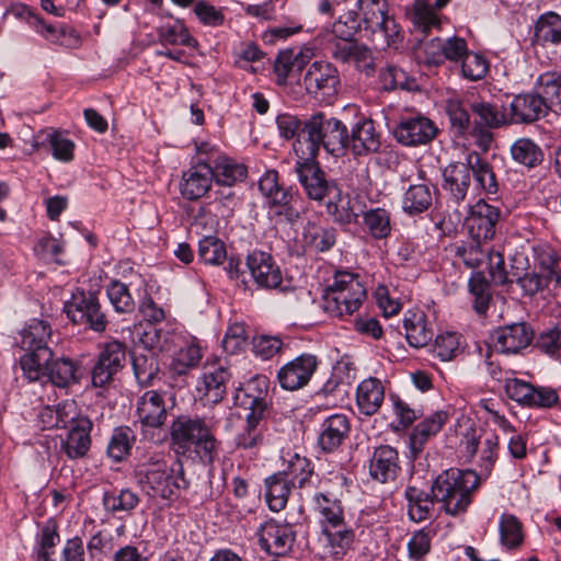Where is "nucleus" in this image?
Returning <instances> with one entry per match:
<instances>
[{"label":"nucleus","mask_w":561,"mask_h":561,"mask_svg":"<svg viewBox=\"0 0 561 561\" xmlns=\"http://www.w3.org/2000/svg\"><path fill=\"white\" fill-rule=\"evenodd\" d=\"M350 135L343 122L324 113L307 118V130L299 145L301 159H316L320 148L334 157H342L348 149Z\"/></svg>","instance_id":"nucleus-1"},{"label":"nucleus","mask_w":561,"mask_h":561,"mask_svg":"<svg viewBox=\"0 0 561 561\" xmlns=\"http://www.w3.org/2000/svg\"><path fill=\"white\" fill-rule=\"evenodd\" d=\"M233 399L236 405L248 411L245 423L234 437L236 445L242 449L262 446L267 432V402L265 391L260 388V380H252L238 389Z\"/></svg>","instance_id":"nucleus-2"},{"label":"nucleus","mask_w":561,"mask_h":561,"mask_svg":"<svg viewBox=\"0 0 561 561\" xmlns=\"http://www.w3.org/2000/svg\"><path fill=\"white\" fill-rule=\"evenodd\" d=\"M479 483V476L474 471L450 468L434 480L432 493L443 504L445 512L455 516L467 511L471 494Z\"/></svg>","instance_id":"nucleus-3"},{"label":"nucleus","mask_w":561,"mask_h":561,"mask_svg":"<svg viewBox=\"0 0 561 561\" xmlns=\"http://www.w3.org/2000/svg\"><path fill=\"white\" fill-rule=\"evenodd\" d=\"M171 439L176 451L193 450L207 463L214 461L219 445L205 421L190 415H180L172 422Z\"/></svg>","instance_id":"nucleus-4"},{"label":"nucleus","mask_w":561,"mask_h":561,"mask_svg":"<svg viewBox=\"0 0 561 561\" xmlns=\"http://www.w3.org/2000/svg\"><path fill=\"white\" fill-rule=\"evenodd\" d=\"M51 341V328L44 321L33 319L20 332V345L26 352L20 359L24 376L30 381L38 380L39 366L53 358V350L49 346Z\"/></svg>","instance_id":"nucleus-5"},{"label":"nucleus","mask_w":561,"mask_h":561,"mask_svg":"<svg viewBox=\"0 0 561 561\" xmlns=\"http://www.w3.org/2000/svg\"><path fill=\"white\" fill-rule=\"evenodd\" d=\"M136 477L141 488L152 496L165 500L178 495L181 488L186 486L182 469L175 470L163 459H150L136 469Z\"/></svg>","instance_id":"nucleus-6"},{"label":"nucleus","mask_w":561,"mask_h":561,"mask_svg":"<svg viewBox=\"0 0 561 561\" xmlns=\"http://www.w3.org/2000/svg\"><path fill=\"white\" fill-rule=\"evenodd\" d=\"M366 298V289L358 275L337 272L324 294L325 310L335 317L351 316Z\"/></svg>","instance_id":"nucleus-7"},{"label":"nucleus","mask_w":561,"mask_h":561,"mask_svg":"<svg viewBox=\"0 0 561 561\" xmlns=\"http://www.w3.org/2000/svg\"><path fill=\"white\" fill-rule=\"evenodd\" d=\"M289 473L277 472L265 480V500L271 511L279 512L285 508L294 483L289 479L291 474L300 488L312 473L310 463L306 458L296 456V461L290 462Z\"/></svg>","instance_id":"nucleus-8"},{"label":"nucleus","mask_w":561,"mask_h":561,"mask_svg":"<svg viewBox=\"0 0 561 561\" xmlns=\"http://www.w3.org/2000/svg\"><path fill=\"white\" fill-rule=\"evenodd\" d=\"M298 180L310 199L321 202L331 195H340V187L328 180L316 159H299L295 165Z\"/></svg>","instance_id":"nucleus-9"},{"label":"nucleus","mask_w":561,"mask_h":561,"mask_svg":"<svg viewBox=\"0 0 561 561\" xmlns=\"http://www.w3.org/2000/svg\"><path fill=\"white\" fill-rule=\"evenodd\" d=\"M67 317L76 324H84L94 332H104L107 318L94 294L80 293L65 305Z\"/></svg>","instance_id":"nucleus-10"},{"label":"nucleus","mask_w":561,"mask_h":561,"mask_svg":"<svg viewBox=\"0 0 561 561\" xmlns=\"http://www.w3.org/2000/svg\"><path fill=\"white\" fill-rule=\"evenodd\" d=\"M469 51L463 37H433L420 42L417 57L428 66H440L446 60L458 62Z\"/></svg>","instance_id":"nucleus-11"},{"label":"nucleus","mask_w":561,"mask_h":561,"mask_svg":"<svg viewBox=\"0 0 561 561\" xmlns=\"http://www.w3.org/2000/svg\"><path fill=\"white\" fill-rule=\"evenodd\" d=\"M319 366L316 355L304 353L287 362L277 371L279 386L288 391H296L306 387Z\"/></svg>","instance_id":"nucleus-12"},{"label":"nucleus","mask_w":561,"mask_h":561,"mask_svg":"<svg viewBox=\"0 0 561 561\" xmlns=\"http://www.w3.org/2000/svg\"><path fill=\"white\" fill-rule=\"evenodd\" d=\"M437 134L436 124L423 115L403 117L393 129L396 140L407 147L427 145Z\"/></svg>","instance_id":"nucleus-13"},{"label":"nucleus","mask_w":561,"mask_h":561,"mask_svg":"<svg viewBox=\"0 0 561 561\" xmlns=\"http://www.w3.org/2000/svg\"><path fill=\"white\" fill-rule=\"evenodd\" d=\"M245 266L259 288L276 289L280 287L283 273L270 253L253 250L247 255Z\"/></svg>","instance_id":"nucleus-14"},{"label":"nucleus","mask_w":561,"mask_h":561,"mask_svg":"<svg viewBox=\"0 0 561 561\" xmlns=\"http://www.w3.org/2000/svg\"><path fill=\"white\" fill-rule=\"evenodd\" d=\"M296 534L289 524L274 519L265 522L259 531V543L263 550L274 556H286L291 551Z\"/></svg>","instance_id":"nucleus-15"},{"label":"nucleus","mask_w":561,"mask_h":561,"mask_svg":"<svg viewBox=\"0 0 561 561\" xmlns=\"http://www.w3.org/2000/svg\"><path fill=\"white\" fill-rule=\"evenodd\" d=\"M334 44L332 56L342 62L354 64L367 76L375 71L376 57L369 46L356 41L354 37H340Z\"/></svg>","instance_id":"nucleus-16"},{"label":"nucleus","mask_w":561,"mask_h":561,"mask_svg":"<svg viewBox=\"0 0 561 561\" xmlns=\"http://www.w3.org/2000/svg\"><path fill=\"white\" fill-rule=\"evenodd\" d=\"M340 83L337 69L330 62L314 61L304 77V84L308 93L316 96H332Z\"/></svg>","instance_id":"nucleus-17"},{"label":"nucleus","mask_w":561,"mask_h":561,"mask_svg":"<svg viewBox=\"0 0 561 561\" xmlns=\"http://www.w3.org/2000/svg\"><path fill=\"white\" fill-rule=\"evenodd\" d=\"M500 219V209L484 201H479L470 207L466 226L478 242L486 241L494 237L495 226Z\"/></svg>","instance_id":"nucleus-18"},{"label":"nucleus","mask_w":561,"mask_h":561,"mask_svg":"<svg viewBox=\"0 0 561 561\" xmlns=\"http://www.w3.org/2000/svg\"><path fill=\"white\" fill-rule=\"evenodd\" d=\"M510 123L530 124L547 114L546 103L540 93L536 92L520 93L514 96L510 105Z\"/></svg>","instance_id":"nucleus-19"},{"label":"nucleus","mask_w":561,"mask_h":561,"mask_svg":"<svg viewBox=\"0 0 561 561\" xmlns=\"http://www.w3.org/2000/svg\"><path fill=\"white\" fill-rule=\"evenodd\" d=\"M401 471L399 453L389 445L375 448L369 461V476L380 483H389L397 479Z\"/></svg>","instance_id":"nucleus-20"},{"label":"nucleus","mask_w":561,"mask_h":561,"mask_svg":"<svg viewBox=\"0 0 561 561\" xmlns=\"http://www.w3.org/2000/svg\"><path fill=\"white\" fill-rule=\"evenodd\" d=\"M444 192L448 199L457 205L466 201L471 187L470 170L467 162H453L443 170Z\"/></svg>","instance_id":"nucleus-21"},{"label":"nucleus","mask_w":561,"mask_h":561,"mask_svg":"<svg viewBox=\"0 0 561 561\" xmlns=\"http://www.w3.org/2000/svg\"><path fill=\"white\" fill-rule=\"evenodd\" d=\"M533 337L534 332L526 323H514L494 332V347L504 354H516L527 347Z\"/></svg>","instance_id":"nucleus-22"},{"label":"nucleus","mask_w":561,"mask_h":561,"mask_svg":"<svg viewBox=\"0 0 561 561\" xmlns=\"http://www.w3.org/2000/svg\"><path fill=\"white\" fill-rule=\"evenodd\" d=\"M266 202L275 216L283 217L289 224L296 222L304 211L301 197L293 187L280 186Z\"/></svg>","instance_id":"nucleus-23"},{"label":"nucleus","mask_w":561,"mask_h":561,"mask_svg":"<svg viewBox=\"0 0 561 561\" xmlns=\"http://www.w3.org/2000/svg\"><path fill=\"white\" fill-rule=\"evenodd\" d=\"M213 180V168L207 163H198L183 173L181 194L190 201L198 199L209 191Z\"/></svg>","instance_id":"nucleus-24"},{"label":"nucleus","mask_w":561,"mask_h":561,"mask_svg":"<svg viewBox=\"0 0 561 561\" xmlns=\"http://www.w3.org/2000/svg\"><path fill=\"white\" fill-rule=\"evenodd\" d=\"M137 415L142 425H163L168 416L163 394L156 390L146 391L137 402Z\"/></svg>","instance_id":"nucleus-25"},{"label":"nucleus","mask_w":561,"mask_h":561,"mask_svg":"<svg viewBox=\"0 0 561 561\" xmlns=\"http://www.w3.org/2000/svg\"><path fill=\"white\" fill-rule=\"evenodd\" d=\"M351 431L350 421L344 414H333L321 424L318 444L322 450L331 453L337 449Z\"/></svg>","instance_id":"nucleus-26"},{"label":"nucleus","mask_w":561,"mask_h":561,"mask_svg":"<svg viewBox=\"0 0 561 561\" xmlns=\"http://www.w3.org/2000/svg\"><path fill=\"white\" fill-rule=\"evenodd\" d=\"M385 400V387L380 379L368 377L356 389V405L364 415L376 414Z\"/></svg>","instance_id":"nucleus-27"},{"label":"nucleus","mask_w":561,"mask_h":561,"mask_svg":"<svg viewBox=\"0 0 561 561\" xmlns=\"http://www.w3.org/2000/svg\"><path fill=\"white\" fill-rule=\"evenodd\" d=\"M91 428L92 423L87 417L79 419L70 428L61 444L62 450L70 459H78L85 456L91 446Z\"/></svg>","instance_id":"nucleus-28"},{"label":"nucleus","mask_w":561,"mask_h":561,"mask_svg":"<svg viewBox=\"0 0 561 561\" xmlns=\"http://www.w3.org/2000/svg\"><path fill=\"white\" fill-rule=\"evenodd\" d=\"M470 176H473L477 186L486 195H496L499 181L493 167L478 152H469L466 157Z\"/></svg>","instance_id":"nucleus-29"},{"label":"nucleus","mask_w":561,"mask_h":561,"mask_svg":"<svg viewBox=\"0 0 561 561\" xmlns=\"http://www.w3.org/2000/svg\"><path fill=\"white\" fill-rule=\"evenodd\" d=\"M38 380L46 376L58 387H67L77 380V364L69 357L60 356L47 360L46 364L39 366Z\"/></svg>","instance_id":"nucleus-30"},{"label":"nucleus","mask_w":561,"mask_h":561,"mask_svg":"<svg viewBox=\"0 0 561 561\" xmlns=\"http://www.w3.org/2000/svg\"><path fill=\"white\" fill-rule=\"evenodd\" d=\"M314 510L319 515L322 528H336L346 524L342 502L324 493H316L313 496Z\"/></svg>","instance_id":"nucleus-31"},{"label":"nucleus","mask_w":561,"mask_h":561,"mask_svg":"<svg viewBox=\"0 0 561 561\" xmlns=\"http://www.w3.org/2000/svg\"><path fill=\"white\" fill-rule=\"evenodd\" d=\"M379 147L380 140L375 130L373 121H364L354 126L350 136L348 149H351L355 156H366L370 152H377Z\"/></svg>","instance_id":"nucleus-32"},{"label":"nucleus","mask_w":561,"mask_h":561,"mask_svg":"<svg viewBox=\"0 0 561 561\" xmlns=\"http://www.w3.org/2000/svg\"><path fill=\"white\" fill-rule=\"evenodd\" d=\"M408 502V515L416 523L424 522L432 517L436 499L434 494L417 486L410 485L404 491Z\"/></svg>","instance_id":"nucleus-33"},{"label":"nucleus","mask_w":561,"mask_h":561,"mask_svg":"<svg viewBox=\"0 0 561 561\" xmlns=\"http://www.w3.org/2000/svg\"><path fill=\"white\" fill-rule=\"evenodd\" d=\"M135 378L139 386L149 387L160 379L161 367L154 352H135L131 359Z\"/></svg>","instance_id":"nucleus-34"},{"label":"nucleus","mask_w":561,"mask_h":561,"mask_svg":"<svg viewBox=\"0 0 561 561\" xmlns=\"http://www.w3.org/2000/svg\"><path fill=\"white\" fill-rule=\"evenodd\" d=\"M311 56L312 54L309 49L298 53L294 49L280 51L274 62V71L277 76L278 83L284 84L289 77L298 75Z\"/></svg>","instance_id":"nucleus-35"},{"label":"nucleus","mask_w":561,"mask_h":561,"mask_svg":"<svg viewBox=\"0 0 561 561\" xmlns=\"http://www.w3.org/2000/svg\"><path fill=\"white\" fill-rule=\"evenodd\" d=\"M535 89L546 103L547 111L561 115V73L546 71L538 76Z\"/></svg>","instance_id":"nucleus-36"},{"label":"nucleus","mask_w":561,"mask_h":561,"mask_svg":"<svg viewBox=\"0 0 561 561\" xmlns=\"http://www.w3.org/2000/svg\"><path fill=\"white\" fill-rule=\"evenodd\" d=\"M304 247L312 252H327L336 242V230L308 221L302 230Z\"/></svg>","instance_id":"nucleus-37"},{"label":"nucleus","mask_w":561,"mask_h":561,"mask_svg":"<svg viewBox=\"0 0 561 561\" xmlns=\"http://www.w3.org/2000/svg\"><path fill=\"white\" fill-rule=\"evenodd\" d=\"M448 420V414L445 411H436L421 421L414 428L410 436V445L413 453H420L423 449L425 442L435 436Z\"/></svg>","instance_id":"nucleus-38"},{"label":"nucleus","mask_w":561,"mask_h":561,"mask_svg":"<svg viewBox=\"0 0 561 561\" xmlns=\"http://www.w3.org/2000/svg\"><path fill=\"white\" fill-rule=\"evenodd\" d=\"M321 534L334 560L342 559L352 549L355 539L354 529L347 524L336 528H322Z\"/></svg>","instance_id":"nucleus-39"},{"label":"nucleus","mask_w":561,"mask_h":561,"mask_svg":"<svg viewBox=\"0 0 561 561\" xmlns=\"http://www.w3.org/2000/svg\"><path fill=\"white\" fill-rule=\"evenodd\" d=\"M405 337L413 347H423L433 337V331L427 327L426 316L422 311H409L403 320Z\"/></svg>","instance_id":"nucleus-40"},{"label":"nucleus","mask_w":561,"mask_h":561,"mask_svg":"<svg viewBox=\"0 0 561 561\" xmlns=\"http://www.w3.org/2000/svg\"><path fill=\"white\" fill-rule=\"evenodd\" d=\"M450 0H435L434 7L424 1L415 3L412 14V22L420 32L428 33L431 31H443L442 21L435 9L445 7Z\"/></svg>","instance_id":"nucleus-41"},{"label":"nucleus","mask_w":561,"mask_h":561,"mask_svg":"<svg viewBox=\"0 0 561 561\" xmlns=\"http://www.w3.org/2000/svg\"><path fill=\"white\" fill-rule=\"evenodd\" d=\"M231 375L228 369L219 366L204 374V397L209 403H218L226 396V385Z\"/></svg>","instance_id":"nucleus-42"},{"label":"nucleus","mask_w":561,"mask_h":561,"mask_svg":"<svg viewBox=\"0 0 561 561\" xmlns=\"http://www.w3.org/2000/svg\"><path fill=\"white\" fill-rule=\"evenodd\" d=\"M276 126L279 137L285 140H293V149L297 157L301 159V153L297 146L302 133L307 130V118L302 121L296 115L283 113L276 117Z\"/></svg>","instance_id":"nucleus-43"},{"label":"nucleus","mask_w":561,"mask_h":561,"mask_svg":"<svg viewBox=\"0 0 561 561\" xmlns=\"http://www.w3.org/2000/svg\"><path fill=\"white\" fill-rule=\"evenodd\" d=\"M433 203V194L428 185L414 184L404 193L402 209L409 215H417L426 211Z\"/></svg>","instance_id":"nucleus-44"},{"label":"nucleus","mask_w":561,"mask_h":561,"mask_svg":"<svg viewBox=\"0 0 561 561\" xmlns=\"http://www.w3.org/2000/svg\"><path fill=\"white\" fill-rule=\"evenodd\" d=\"M36 142H47L55 159L69 162L73 159L75 142L57 130H41L36 135Z\"/></svg>","instance_id":"nucleus-45"},{"label":"nucleus","mask_w":561,"mask_h":561,"mask_svg":"<svg viewBox=\"0 0 561 561\" xmlns=\"http://www.w3.org/2000/svg\"><path fill=\"white\" fill-rule=\"evenodd\" d=\"M135 440L136 436L130 427H116L107 445L108 457L117 462L124 460L130 454Z\"/></svg>","instance_id":"nucleus-46"},{"label":"nucleus","mask_w":561,"mask_h":561,"mask_svg":"<svg viewBox=\"0 0 561 561\" xmlns=\"http://www.w3.org/2000/svg\"><path fill=\"white\" fill-rule=\"evenodd\" d=\"M511 156L513 160L529 169L537 167L543 159L540 147L531 139H517L511 147Z\"/></svg>","instance_id":"nucleus-47"},{"label":"nucleus","mask_w":561,"mask_h":561,"mask_svg":"<svg viewBox=\"0 0 561 561\" xmlns=\"http://www.w3.org/2000/svg\"><path fill=\"white\" fill-rule=\"evenodd\" d=\"M469 107L477 117L474 122L481 127L499 128L510 122L496 105L489 102L474 101Z\"/></svg>","instance_id":"nucleus-48"},{"label":"nucleus","mask_w":561,"mask_h":561,"mask_svg":"<svg viewBox=\"0 0 561 561\" xmlns=\"http://www.w3.org/2000/svg\"><path fill=\"white\" fill-rule=\"evenodd\" d=\"M106 295L117 313H131L135 310V299L125 283L112 280L106 287Z\"/></svg>","instance_id":"nucleus-49"},{"label":"nucleus","mask_w":561,"mask_h":561,"mask_svg":"<svg viewBox=\"0 0 561 561\" xmlns=\"http://www.w3.org/2000/svg\"><path fill=\"white\" fill-rule=\"evenodd\" d=\"M364 225L375 239H385L391 232L390 213L385 208H374L364 213Z\"/></svg>","instance_id":"nucleus-50"},{"label":"nucleus","mask_w":561,"mask_h":561,"mask_svg":"<svg viewBox=\"0 0 561 561\" xmlns=\"http://www.w3.org/2000/svg\"><path fill=\"white\" fill-rule=\"evenodd\" d=\"M214 180L225 186H231L247 176L245 167L233 162L228 158L218 159L213 168Z\"/></svg>","instance_id":"nucleus-51"},{"label":"nucleus","mask_w":561,"mask_h":561,"mask_svg":"<svg viewBox=\"0 0 561 561\" xmlns=\"http://www.w3.org/2000/svg\"><path fill=\"white\" fill-rule=\"evenodd\" d=\"M501 543L507 549H516L523 543L522 524L512 514H502L499 522Z\"/></svg>","instance_id":"nucleus-52"},{"label":"nucleus","mask_w":561,"mask_h":561,"mask_svg":"<svg viewBox=\"0 0 561 561\" xmlns=\"http://www.w3.org/2000/svg\"><path fill=\"white\" fill-rule=\"evenodd\" d=\"M198 256L206 264L219 265L227 259V251L220 239L207 236L198 242Z\"/></svg>","instance_id":"nucleus-53"},{"label":"nucleus","mask_w":561,"mask_h":561,"mask_svg":"<svg viewBox=\"0 0 561 561\" xmlns=\"http://www.w3.org/2000/svg\"><path fill=\"white\" fill-rule=\"evenodd\" d=\"M327 211L333 218V220L340 225H348L353 222L357 215L351 207V201L348 196L342 194L340 188V195H331L327 202Z\"/></svg>","instance_id":"nucleus-54"},{"label":"nucleus","mask_w":561,"mask_h":561,"mask_svg":"<svg viewBox=\"0 0 561 561\" xmlns=\"http://www.w3.org/2000/svg\"><path fill=\"white\" fill-rule=\"evenodd\" d=\"M139 503L138 495L129 489H123L118 494L106 492L103 496V505L106 511L112 513L129 512Z\"/></svg>","instance_id":"nucleus-55"},{"label":"nucleus","mask_w":561,"mask_h":561,"mask_svg":"<svg viewBox=\"0 0 561 561\" xmlns=\"http://www.w3.org/2000/svg\"><path fill=\"white\" fill-rule=\"evenodd\" d=\"M358 4L366 14L368 12H371L373 15L378 13L376 24L380 27V31H383L387 35H399L394 20L386 14L385 0H358Z\"/></svg>","instance_id":"nucleus-56"},{"label":"nucleus","mask_w":561,"mask_h":561,"mask_svg":"<svg viewBox=\"0 0 561 561\" xmlns=\"http://www.w3.org/2000/svg\"><path fill=\"white\" fill-rule=\"evenodd\" d=\"M202 357L201 350L196 345H187L179 350L170 364V369L174 375H185L195 367Z\"/></svg>","instance_id":"nucleus-57"},{"label":"nucleus","mask_w":561,"mask_h":561,"mask_svg":"<svg viewBox=\"0 0 561 561\" xmlns=\"http://www.w3.org/2000/svg\"><path fill=\"white\" fill-rule=\"evenodd\" d=\"M536 347L551 358L561 357V327L554 325L539 333Z\"/></svg>","instance_id":"nucleus-58"},{"label":"nucleus","mask_w":561,"mask_h":561,"mask_svg":"<svg viewBox=\"0 0 561 561\" xmlns=\"http://www.w3.org/2000/svg\"><path fill=\"white\" fill-rule=\"evenodd\" d=\"M446 112L455 133L459 136L465 135L470 127V115L463 102L458 99L448 100Z\"/></svg>","instance_id":"nucleus-59"},{"label":"nucleus","mask_w":561,"mask_h":561,"mask_svg":"<svg viewBox=\"0 0 561 561\" xmlns=\"http://www.w3.org/2000/svg\"><path fill=\"white\" fill-rule=\"evenodd\" d=\"M433 352L442 360H450L460 353V337L457 333L445 332L436 336Z\"/></svg>","instance_id":"nucleus-60"},{"label":"nucleus","mask_w":561,"mask_h":561,"mask_svg":"<svg viewBox=\"0 0 561 561\" xmlns=\"http://www.w3.org/2000/svg\"><path fill=\"white\" fill-rule=\"evenodd\" d=\"M489 70L486 59L477 53L468 51L461 60L462 76L470 81H478L484 78Z\"/></svg>","instance_id":"nucleus-61"},{"label":"nucleus","mask_w":561,"mask_h":561,"mask_svg":"<svg viewBox=\"0 0 561 561\" xmlns=\"http://www.w3.org/2000/svg\"><path fill=\"white\" fill-rule=\"evenodd\" d=\"M385 88L388 90L401 89L405 91H416L419 84L415 79L410 78L405 71L397 67H388L382 73Z\"/></svg>","instance_id":"nucleus-62"},{"label":"nucleus","mask_w":561,"mask_h":561,"mask_svg":"<svg viewBox=\"0 0 561 561\" xmlns=\"http://www.w3.org/2000/svg\"><path fill=\"white\" fill-rule=\"evenodd\" d=\"M98 357L121 371L126 363V345L117 340L107 342L102 346Z\"/></svg>","instance_id":"nucleus-63"},{"label":"nucleus","mask_w":561,"mask_h":561,"mask_svg":"<svg viewBox=\"0 0 561 561\" xmlns=\"http://www.w3.org/2000/svg\"><path fill=\"white\" fill-rule=\"evenodd\" d=\"M539 266L542 268L545 277L549 282L554 280L557 285L561 284V256L552 250H543L538 255Z\"/></svg>","instance_id":"nucleus-64"}]
</instances>
